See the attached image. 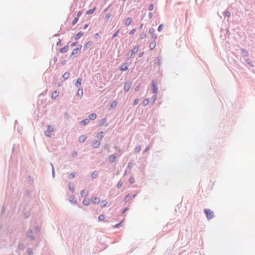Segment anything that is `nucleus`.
I'll use <instances>...</instances> for the list:
<instances>
[{"label": "nucleus", "mask_w": 255, "mask_h": 255, "mask_svg": "<svg viewBox=\"0 0 255 255\" xmlns=\"http://www.w3.org/2000/svg\"><path fill=\"white\" fill-rule=\"evenodd\" d=\"M205 213L208 219H211L214 217V213L210 209H205Z\"/></svg>", "instance_id": "nucleus-1"}, {"label": "nucleus", "mask_w": 255, "mask_h": 255, "mask_svg": "<svg viewBox=\"0 0 255 255\" xmlns=\"http://www.w3.org/2000/svg\"><path fill=\"white\" fill-rule=\"evenodd\" d=\"M132 86V82L131 81H128L125 83L124 90L126 92L129 91Z\"/></svg>", "instance_id": "nucleus-2"}, {"label": "nucleus", "mask_w": 255, "mask_h": 255, "mask_svg": "<svg viewBox=\"0 0 255 255\" xmlns=\"http://www.w3.org/2000/svg\"><path fill=\"white\" fill-rule=\"evenodd\" d=\"M82 48L81 45H79L78 47H77L76 48L73 50L70 56L72 57L75 54H78L80 53L81 49Z\"/></svg>", "instance_id": "nucleus-3"}, {"label": "nucleus", "mask_w": 255, "mask_h": 255, "mask_svg": "<svg viewBox=\"0 0 255 255\" xmlns=\"http://www.w3.org/2000/svg\"><path fill=\"white\" fill-rule=\"evenodd\" d=\"M92 144L94 148H96L100 146L101 142L98 140H94L92 141Z\"/></svg>", "instance_id": "nucleus-4"}, {"label": "nucleus", "mask_w": 255, "mask_h": 255, "mask_svg": "<svg viewBox=\"0 0 255 255\" xmlns=\"http://www.w3.org/2000/svg\"><path fill=\"white\" fill-rule=\"evenodd\" d=\"M53 131V128L51 126H47V130L45 132V134L47 136H50V133Z\"/></svg>", "instance_id": "nucleus-5"}, {"label": "nucleus", "mask_w": 255, "mask_h": 255, "mask_svg": "<svg viewBox=\"0 0 255 255\" xmlns=\"http://www.w3.org/2000/svg\"><path fill=\"white\" fill-rule=\"evenodd\" d=\"M91 201L94 204H98L100 202V199L97 197H94L91 198Z\"/></svg>", "instance_id": "nucleus-6"}, {"label": "nucleus", "mask_w": 255, "mask_h": 255, "mask_svg": "<svg viewBox=\"0 0 255 255\" xmlns=\"http://www.w3.org/2000/svg\"><path fill=\"white\" fill-rule=\"evenodd\" d=\"M86 139L87 136L85 135H81L79 136L78 140L80 142L82 143L85 141Z\"/></svg>", "instance_id": "nucleus-7"}, {"label": "nucleus", "mask_w": 255, "mask_h": 255, "mask_svg": "<svg viewBox=\"0 0 255 255\" xmlns=\"http://www.w3.org/2000/svg\"><path fill=\"white\" fill-rule=\"evenodd\" d=\"M128 68V65L127 63H124L123 64L121 68H120V70L122 71H127Z\"/></svg>", "instance_id": "nucleus-8"}, {"label": "nucleus", "mask_w": 255, "mask_h": 255, "mask_svg": "<svg viewBox=\"0 0 255 255\" xmlns=\"http://www.w3.org/2000/svg\"><path fill=\"white\" fill-rule=\"evenodd\" d=\"M117 158V156L115 154H112L109 156V161L112 163L115 161Z\"/></svg>", "instance_id": "nucleus-9"}, {"label": "nucleus", "mask_w": 255, "mask_h": 255, "mask_svg": "<svg viewBox=\"0 0 255 255\" xmlns=\"http://www.w3.org/2000/svg\"><path fill=\"white\" fill-rule=\"evenodd\" d=\"M83 94V91L82 88H80L78 90L77 92L76 93V95L80 98H81Z\"/></svg>", "instance_id": "nucleus-10"}, {"label": "nucleus", "mask_w": 255, "mask_h": 255, "mask_svg": "<svg viewBox=\"0 0 255 255\" xmlns=\"http://www.w3.org/2000/svg\"><path fill=\"white\" fill-rule=\"evenodd\" d=\"M59 95V92L57 91H54L51 95V98L55 99Z\"/></svg>", "instance_id": "nucleus-11"}, {"label": "nucleus", "mask_w": 255, "mask_h": 255, "mask_svg": "<svg viewBox=\"0 0 255 255\" xmlns=\"http://www.w3.org/2000/svg\"><path fill=\"white\" fill-rule=\"evenodd\" d=\"M68 48H69L68 45H66L60 49V52L61 53H65L68 51Z\"/></svg>", "instance_id": "nucleus-12"}, {"label": "nucleus", "mask_w": 255, "mask_h": 255, "mask_svg": "<svg viewBox=\"0 0 255 255\" xmlns=\"http://www.w3.org/2000/svg\"><path fill=\"white\" fill-rule=\"evenodd\" d=\"M156 46V42L153 40L151 42H150L149 44V48L151 50H153Z\"/></svg>", "instance_id": "nucleus-13"}, {"label": "nucleus", "mask_w": 255, "mask_h": 255, "mask_svg": "<svg viewBox=\"0 0 255 255\" xmlns=\"http://www.w3.org/2000/svg\"><path fill=\"white\" fill-rule=\"evenodd\" d=\"M152 90H153V93H154L156 94L157 93V91H158L157 87H156V86L155 85V84L154 83H152Z\"/></svg>", "instance_id": "nucleus-14"}, {"label": "nucleus", "mask_w": 255, "mask_h": 255, "mask_svg": "<svg viewBox=\"0 0 255 255\" xmlns=\"http://www.w3.org/2000/svg\"><path fill=\"white\" fill-rule=\"evenodd\" d=\"M103 137H104V132L103 131L99 132L97 135V137L100 139H102L103 138Z\"/></svg>", "instance_id": "nucleus-15"}, {"label": "nucleus", "mask_w": 255, "mask_h": 255, "mask_svg": "<svg viewBox=\"0 0 255 255\" xmlns=\"http://www.w3.org/2000/svg\"><path fill=\"white\" fill-rule=\"evenodd\" d=\"M82 79L81 78H78L77 79L76 82L75 83V86L78 87L81 85Z\"/></svg>", "instance_id": "nucleus-16"}, {"label": "nucleus", "mask_w": 255, "mask_h": 255, "mask_svg": "<svg viewBox=\"0 0 255 255\" xmlns=\"http://www.w3.org/2000/svg\"><path fill=\"white\" fill-rule=\"evenodd\" d=\"M89 123V120L88 119H85L81 122V124L84 126L87 125Z\"/></svg>", "instance_id": "nucleus-17"}, {"label": "nucleus", "mask_w": 255, "mask_h": 255, "mask_svg": "<svg viewBox=\"0 0 255 255\" xmlns=\"http://www.w3.org/2000/svg\"><path fill=\"white\" fill-rule=\"evenodd\" d=\"M88 194L87 190H83L81 192V195L83 197H86Z\"/></svg>", "instance_id": "nucleus-18"}, {"label": "nucleus", "mask_w": 255, "mask_h": 255, "mask_svg": "<svg viewBox=\"0 0 255 255\" xmlns=\"http://www.w3.org/2000/svg\"><path fill=\"white\" fill-rule=\"evenodd\" d=\"M97 117V115L95 114L92 113L89 115V118L90 120H95Z\"/></svg>", "instance_id": "nucleus-19"}, {"label": "nucleus", "mask_w": 255, "mask_h": 255, "mask_svg": "<svg viewBox=\"0 0 255 255\" xmlns=\"http://www.w3.org/2000/svg\"><path fill=\"white\" fill-rule=\"evenodd\" d=\"M138 51V46H135L131 50V53H132V54L136 53V52H137Z\"/></svg>", "instance_id": "nucleus-20"}, {"label": "nucleus", "mask_w": 255, "mask_h": 255, "mask_svg": "<svg viewBox=\"0 0 255 255\" xmlns=\"http://www.w3.org/2000/svg\"><path fill=\"white\" fill-rule=\"evenodd\" d=\"M131 21H132V20H131V18H128L126 19L125 24L127 26H128L131 24Z\"/></svg>", "instance_id": "nucleus-21"}, {"label": "nucleus", "mask_w": 255, "mask_h": 255, "mask_svg": "<svg viewBox=\"0 0 255 255\" xmlns=\"http://www.w3.org/2000/svg\"><path fill=\"white\" fill-rule=\"evenodd\" d=\"M83 34V33L82 31L79 32L75 36V39H78L80 37H81Z\"/></svg>", "instance_id": "nucleus-22"}, {"label": "nucleus", "mask_w": 255, "mask_h": 255, "mask_svg": "<svg viewBox=\"0 0 255 255\" xmlns=\"http://www.w3.org/2000/svg\"><path fill=\"white\" fill-rule=\"evenodd\" d=\"M69 76H70V73L69 72H65L63 75V78L64 79H68L69 77Z\"/></svg>", "instance_id": "nucleus-23"}, {"label": "nucleus", "mask_w": 255, "mask_h": 255, "mask_svg": "<svg viewBox=\"0 0 255 255\" xmlns=\"http://www.w3.org/2000/svg\"><path fill=\"white\" fill-rule=\"evenodd\" d=\"M89 202H90V201H89V199H85L83 201V204L86 206L88 205L89 204Z\"/></svg>", "instance_id": "nucleus-24"}, {"label": "nucleus", "mask_w": 255, "mask_h": 255, "mask_svg": "<svg viewBox=\"0 0 255 255\" xmlns=\"http://www.w3.org/2000/svg\"><path fill=\"white\" fill-rule=\"evenodd\" d=\"M107 204H108V202L106 200H103L102 201V202L101 203V206L102 207H104L107 206Z\"/></svg>", "instance_id": "nucleus-25"}, {"label": "nucleus", "mask_w": 255, "mask_h": 255, "mask_svg": "<svg viewBox=\"0 0 255 255\" xmlns=\"http://www.w3.org/2000/svg\"><path fill=\"white\" fill-rule=\"evenodd\" d=\"M95 8H94L93 9H89L88 10L87 12H86V14H92L94 12V11H95Z\"/></svg>", "instance_id": "nucleus-26"}, {"label": "nucleus", "mask_w": 255, "mask_h": 255, "mask_svg": "<svg viewBox=\"0 0 255 255\" xmlns=\"http://www.w3.org/2000/svg\"><path fill=\"white\" fill-rule=\"evenodd\" d=\"M149 104V100L148 99H145L143 101V105L144 106H147Z\"/></svg>", "instance_id": "nucleus-27"}, {"label": "nucleus", "mask_w": 255, "mask_h": 255, "mask_svg": "<svg viewBox=\"0 0 255 255\" xmlns=\"http://www.w3.org/2000/svg\"><path fill=\"white\" fill-rule=\"evenodd\" d=\"M105 218V217L104 215H101L100 216H99L98 220L99 221H102L104 220Z\"/></svg>", "instance_id": "nucleus-28"}, {"label": "nucleus", "mask_w": 255, "mask_h": 255, "mask_svg": "<svg viewBox=\"0 0 255 255\" xmlns=\"http://www.w3.org/2000/svg\"><path fill=\"white\" fill-rule=\"evenodd\" d=\"M117 105V101H114L112 104H111V107L112 108H114L115 107H116Z\"/></svg>", "instance_id": "nucleus-29"}, {"label": "nucleus", "mask_w": 255, "mask_h": 255, "mask_svg": "<svg viewBox=\"0 0 255 255\" xmlns=\"http://www.w3.org/2000/svg\"><path fill=\"white\" fill-rule=\"evenodd\" d=\"M98 175V172H96V171H95L94 172H93L91 174V177L93 178H94L95 177H96Z\"/></svg>", "instance_id": "nucleus-30"}, {"label": "nucleus", "mask_w": 255, "mask_h": 255, "mask_svg": "<svg viewBox=\"0 0 255 255\" xmlns=\"http://www.w3.org/2000/svg\"><path fill=\"white\" fill-rule=\"evenodd\" d=\"M146 33L145 32H142L140 36V38L141 39H144L146 37Z\"/></svg>", "instance_id": "nucleus-31"}, {"label": "nucleus", "mask_w": 255, "mask_h": 255, "mask_svg": "<svg viewBox=\"0 0 255 255\" xmlns=\"http://www.w3.org/2000/svg\"><path fill=\"white\" fill-rule=\"evenodd\" d=\"M155 32V29L153 27H151L149 29V32L150 33V34H154V32Z\"/></svg>", "instance_id": "nucleus-32"}, {"label": "nucleus", "mask_w": 255, "mask_h": 255, "mask_svg": "<svg viewBox=\"0 0 255 255\" xmlns=\"http://www.w3.org/2000/svg\"><path fill=\"white\" fill-rule=\"evenodd\" d=\"M140 150H141V147L140 146H136L135 148V151L136 152H139L140 151Z\"/></svg>", "instance_id": "nucleus-33"}, {"label": "nucleus", "mask_w": 255, "mask_h": 255, "mask_svg": "<svg viewBox=\"0 0 255 255\" xmlns=\"http://www.w3.org/2000/svg\"><path fill=\"white\" fill-rule=\"evenodd\" d=\"M163 24H161L158 28V31L159 32H160L162 30V28H163Z\"/></svg>", "instance_id": "nucleus-34"}, {"label": "nucleus", "mask_w": 255, "mask_h": 255, "mask_svg": "<svg viewBox=\"0 0 255 255\" xmlns=\"http://www.w3.org/2000/svg\"><path fill=\"white\" fill-rule=\"evenodd\" d=\"M120 30H118L113 35V38H114L117 37L119 33Z\"/></svg>", "instance_id": "nucleus-35"}, {"label": "nucleus", "mask_w": 255, "mask_h": 255, "mask_svg": "<svg viewBox=\"0 0 255 255\" xmlns=\"http://www.w3.org/2000/svg\"><path fill=\"white\" fill-rule=\"evenodd\" d=\"M78 20V17L75 18L72 22V24L75 25L76 24V23L77 22Z\"/></svg>", "instance_id": "nucleus-36"}, {"label": "nucleus", "mask_w": 255, "mask_h": 255, "mask_svg": "<svg viewBox=\"0 0 255 255\" xmlns=\"http://www.w3.org/2000/svg\"><path fill=\"white\" fill-rule=\"evenodd\" d=\"M151 39L154 40L155 41V40L157 38V35L155 34H153L151 36Z\"/></svg>", "instance_id": "nucleus-37"}, {"label": "nucleus", "mask_w": 255, "mask_h": 255, "mask_svg": "<svg viewBox=\"0 0 255 255\" xmlns=\"http://www.w3.org/2000/svg\"><path fill=\"white\" fill-rule=\"evenodd\" d=\"M121 224H122V222H121L120 223L117 224L116 225L113 226V228H118L120 226Z\"/></svg>", "instance_id": "nucleus-38"}, {"label": "nucleus", "mask_w": 255, "mask_h": 255, "mask_svg": "<svg viewBox=\"0 0 255 255\" xmlns=\"http://www.w3.org/2000/svg\"><path fill=\"white\" fill-rule=\"evenodd\" d=\"M153 7H154L153 4H150L149 6V10H152L153 9Z\"/></svg>", "instance_id": "nucleus-39"}, {"label": "nucleus", "mask_w": 255, "mask_h": 255, "mask_svg": "<svg viewBox=\"0 0 255 255\" xmlns=\"http://www.w3.org/2000/svg\"><path fill=\"white\" fill-rule=\"evenodd\" d=\"M139 100L138 99H135L134 101L133 105H136L139 103Z\"/></svg>", "instance_id": "nucleus-40"}, {"label": "nucleus", "mask_w": 255, "mask_h": 255, "mask_svg": "<svg viewBox=\"0 0 255 255\" xmlns=\"http://www.w3.org/2000/svg\"><path fill=\"white\" fill-rule=\"evenodd\" d=\"M77 155V153L76 151H73L72 154H71V155L72 157H76Z\"/></svg>", "instance_id": "nucleus-41"}, {"label": "nucleus", "mask_w": 255, "mask_h": 255, "mask_svg": "<svg viewBox=\"0 0 255 255\" xmlns=\"http://www.w3.org/2000/svg\"><path fill=\"white\" fill-rule=\"evenodd\" d=\"M225 14L228 16V17H230L231 16V13L229 11H226L225 12Z\"/></svg>", "instance_id": "nucleus-42"}, {"label": "nucleus", "mask_w": 255, "mask_h": 255, "mask_svg": "<svg viewBox=\"0 0 255 255\" xmlns=\"http://www.w3.org/2000/svg\"><path fill=\"white\" fill-rule=\"evenodd\" d=\"M129 181L130 183H133L134 182V178L133 177H130L129 178Z\"/></svg>", "instance_id": "nucleus-43"}, {"label": "nucleus", "mask_w": 255, "mask_h": 255, "mask_svg": "<svg viewBox=\"0 0 255 255\" xmlns=\"http://www.w3.org/2000/svg\"><path fill=\"white\" fill-rule=\"evenodd\" d=\"M135 31H136L135 29H134H134H132L130 31V34H134V33L135 32Z\"/></svg>", "instance_id": "nucleus-44"}, {"label": "nucleus", "mask_w": 255, "mask_h": 255, "mask_svg": "<svg viewBox=\"0 0 255 255\" xmlns=\"http://www.w3.org/2000/svg\"><path fill=\"white\" fill-rule=\"evenodd\" d=\"M110 17H111V14L110 13L107 14V15H106L107 20L109 19Z\"/></svg>", "instance_id": "nucleus-45"}, {"label": "nucleus", "mask_w": 255, "mask_h": 255, "mask_svg": "<svg viewBox=\"0 0 255 255\" xmlns=\"http://www.w3.org/2000/svg\"><path fill=\"white\" fill-rule=\"evenodd\" d=\"M139 88H140V86H139V85L138 86H136V87H135V90L136 91H137L139 90Z\"/></svg>", "instance_id": "nucleus-46"}, {"label": "nucleus", "mask_w": 255, "mask_h": 255, "mask_svg": "<svg viewBox=\"0 0 255 255\" xmlns=\"http://www.w3.org/2000/svg\"><path fill=\"white\" fill-rule=\"evenodd\" d=\"M81 14V11H78V13H77V17H79Z\"/></svg>", "instance_id": "nucleus-47"}, {"label": "nucleus", "mask_w": 255, "mask_h": 255, "mask_svg": "<svg viewBox=\"0 0 255 255\" xmlns=\"http://www.w3.org/2000/svg\"><path fill=\"white\" fill-rule=\"evenodd\" d=\"M76 45V42H73V43H72L71 44V46L72 47H73V46H75Z\"/></svg>", "instance_id": "nucleus-48"}, {"label": "nucleus", "mask_w": 255, "mask_h": 255, "mask_svg": "<svg viewBox=\"0 0 255 255\" xmlns=\"http://www.w3.org/2000/svg\"><path fill=\"white\" fill-rule=\"evenodd\" d=\"M149 146H147V147L145 148V149L144 150V152H147V151L149 150Z\"/></svg>", "instance_id": "nucleus-49"}, {"label": "nucleus", "mask_w": 255, "mask_h": 255, "mask_svg": "<svg viewBox=\"0 0 255 255\" xmlns=\"http://www.w3.org/2000/svg\"><path fill=\"white\" fill-rule=\"evenodd\" d=\"M122 185V183H121L120 182H119V183H118V187L119 188H120V187H121Z\"/></svg>", "instance_id": "nucleus-50"}, {"label": "nucleus", "mask_w": 255, "mask_h": 255, "mask_svg": "<svg viewBox=\"0 0 255 255\" xmlns=\"http://www.w3.org/2000/svg\"><path fill=\"white\" fill-rule=\"evenodd\" d=\"M152 16H153V14H152V13H151H151H150L149 14V17L151 18V17H152Z\"/></svg>", "instance_id": "nucleus-51"}, {"label": "nucleus", "mask_w": 255, "mask_h": 255, "mask_svg": "<svg viewBox=\"0 0 255 255\" xmlns=\"http://www.w3.org/2000/svg\"><path fill=\"white\" fill-rule=\"evenodd\" d=\"M88 24H86L84 26V29H86L88 27Z\"/></svg>", "instance_id": "nucleus-52"}, {"label": "nucleus", "mask_w": 255, "mask_h": 255, "mask_svg": "<svg viewBox=\"0 0 255 255\" xmlns=\"http://www.w3.org/2000/svg\"><path fill=\"white\" fill-rule=\"evenodd\" d=\"M143 55V52H142L140 54H139V57H141L142 56V55Z\"/></svg>", "instance_id": "nucleus-53"}, {"label": "nucleus", "mask_w": 255, "mask_h": 255, "mask_svg": "<svg viewBox=\"0 0 255 255\" xmlns=\"http://www.w3.org/2000/svg\"><path fill=\"white\" fill-rule=\"evenodd\" d=\"M71 175V178H73V177H74V175L73 174H72H72H71V175Z\"/></svg>", "instance_id": "nucleus-54"}, {"label": "nucleus", "mask_w": 255, "mask_h": 255, "mask_svg": "<svg viewBox=\"0 0 255 255\" xmlns=\"http://www.w3.org/2000/svg\"><path fill=\"white\" fill-rule=\"evenodd\" d=\"M29 232H30V233H32V231H29L28 232V234Z\"/></svg>", "instance_id": "nucleus-55"}, {"label": "nucleus", "mask_w": 255, "mask_h": 255, "mask_svg": "<svg viewBox=\"0 0 255 255\" xmlns=\"http://www.w3.org/2000/svg\"><path fill=\"white\" fill-rule=\"evenodd\" d=\"M96 35V36H98V33H97V34H96V35Z\"/></svg>", "instance_id": "nucleus-56"}, {"label": "nucleus", "mask_w": 255, "mask_h": 255, "mask_svg": "<svg viewBox=\"0 0 255 255\" xmlns=\"http://www.w3.org/2000/svg\"><path fill=\"white\" fill-rule=\"evenodd\" d=\"M131 1H135L136 0H131Z\"/></svg>", "instance_id": "nucleus-57"}]
</instances>
